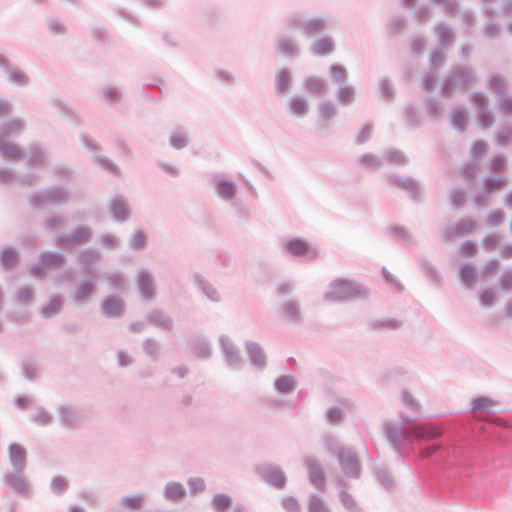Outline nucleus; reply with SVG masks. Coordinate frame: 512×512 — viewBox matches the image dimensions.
<instances>
[{
  "label": "nucleus",
  "instance_id": "nucleus-51",
  "mask_svg": "<svg viewBox=\"0 0 512 512\" xmlns=\"http://www.w3.org/2000/svg\"><path fill=\"white\" fill-rule=\"evenodd\" d=\"M188 137L186 132L181 129H177L172 132L169 138L170 145L177 150L183 149L188 145Z\"/></svg>",
  "mask_w": 512,
  "mask_h": 512
},
{
  "label": "nucleus",
  "instance_id": "nucleus-5",
  "mask_svg": "<svg viewBox=\"0 0 512 512\" xmlns=\"http://www.w3.org/2000/svg\"><path fill=\"white\" fill-rule=\"evenodd\" d=\"M337 461L341 468L342 473L348 477L357 479L361 474V463L355 451L347 447L337 451Z\"/></svg>",
  "mask_w": 512,
  "mask_h": 512
},
{
  "label": "nucleus",
  "instance_id": "nucleus-59",
  "mask_svg": "<svg viewBox=\"0 0 512 512\" xmlns=\"http://www.w3.org/2000/svg\"><path fill=\"white\" fill-rule=\"evenodd\" d=\"M290 108L295 115L304 116L309 111V106L304 98L295 97L290 102Z\"/></svg>",
  "mask_w": 512,
  "mask_h": 512
},
{
  "label": "nucleus",
  "instance_id": "nucleus-12",
  "mask_svg": "<svg viewBox=\"0 0 512 512\" xmlns=\"http://www.w3.org/2000/svg\"><path fill=\"white\" fill-rule=\"evenodd\" d=\"M386 438L390 442L392 448L401 456H403L402 443L409 439L407 431L401 425H394L390 422L384 424Z\"/></svg>",
  "mask_w": 512,
  "mask_h": 512
},
{
  "label": "nucleus",
  "instance_id": "nucleus-28",
  "mask_svg": "<svg viewBox=\"0 0 512 512\" xmlns=\"http://www.w3.org/2000/svg\"><path fill=\"white\" fill-rule=\"evenodd\" d=\"M137 286L139 292L145 298H150L154 295L153 277L147 271H140L137 277Z\"/></svg>",
  "mask_w": 512,
  "mask_h": 512
},
{
  "label": "nucleus",
  "instance_id": "nucleus-9",
  "mask_svg": "<svg viewBox=\"0 0 512 512\" xmlns=\"http://www.w3.org/2000/svg\"><path fill=\"white\" fill-rule=\"evenodd\" d=\"M219 343L224 356V360L228 367L239 370L244 364L239 348L226 335L219 337Z\"/></svg>",
  "mask_w": 512,
  "mask_h": 512
},
{
  "label": "nucleus",
  "instance_id": "nucleus-20",
  "mask_svg": "<svg viewBox=\"0 0 512 512\" xmlns=\"http://www.w3.org/2000/svg\"><path fill=\"white\" fill-rule=\"evenodd\" d=\"M4 482L9 489L19 496L26 497L29 493V483L25 478L21 477V474L16 472L8 473L4 476Z\"/></svg>",
  "mask_w": 512,
  "mask_h": 512
},
{
  "label": "nucleus",
  "instance_id": "nucleus-2",
  "mask_svg": "<svg viewBox=\"0 0 512 512\" xmlns=\"http://www.w3.org/2000/svg\"><path fill=\"white\" fill-rule=\"evenodd\" d=\"M69 197V191L65 186H55L30 193L28 202L32 208L38 210L47 205L57 206L66 203Z\"/></svg>",
  "mask_w": 512,
  "mask_h": 512
},
{
  "label": "nucleus",
  "instance_id": "nucleus-61",
  "mask_svg": "<svg viewBox=\"0 0 512 512\" xmlns=\"http://www.w3.org/2000/svg\"><path fill=\"white\" fill-rule=\"evenodd\" d=\"M451 123L454 129L463 132L466 130V114L462 110H455L451 115Z\"/></svg>",
  "mask_w": 512,
  "mask_h": 512
},
{
  "label": "nucleus",
  "instance_id": "nucleus-7",
  "mask_svg": "<svg viewBox=\"0 0 512 512\" xmlns=\"http://www.w3.org/2000/svg\"><path fill=\"white\" fill-rule=\"evenodd\" d=\"M255 473L265 483L277 489H283L286 484V475L281 468L272 464H260L255 467Z\"/></svg>",
  "mask_w": 512,
  "mask_h": 512
},
{
  "label": "nucleus",
  "instance_id": "nucleus-14",
  "mask_svg": "<svg viewBox=\"0 0 512 512\" xmlns=\"http://www.w3.org/2000/svg\"><path fill=\"white\" fill-rule=\"evenodd\" d=\"M8 457L13 471L17 474H23L27 466L25 448L18 443H10L8 445Z\"/></svg>",
  "mask_w": 512,
  "mask_h": 512
},
{
  "label": "nucleus",
  "instance_id": "nucleus-54",
  "mask_svg": "<svg viewBox=\"0 0 512 512\" xmlns=\"http://www.w3.org/2000/svg\"><path fill=\"white\" fill-rule=\"evenodd\" d=\"M319 117L323 121H328L336 116L337 109L334 104L330 101L320 102L317 106Z\"/></svg>",
  "mask_w": 512,
  "mask_h": 512
},
{
  "label": "nucleus",
  "instance_id": "nucleus-17",
  "mask_svg": "<svg viewBox=\"0 0 512 512\" xmlns=\"http://www.w3.org/2000/svg\"><path fill=\"white\" fill-rule=\"evenodd\" d=\"M108 208L111 217L118 223L126 222L131 216L130 208L123 195L114 197L109 203Z\"/></svg>",
  "mask_w": 512,
  "mask_h": 512
},
{
  "label": "nucleus",
  "instance_id": "nucleus-16",
  "mask_svg": "<svg viewBox=\"0 0 512 512\" xmlns=\"http://www.w3.org/2000/svg\"><path fill=\"white\" fill-rule=\"evenodd\" d=\"M245 349L251 365L259 371L264 370L267 366V358L260 344L256 341L247 340Z\"/></svg>",
  "mask_w": 512,
  "mask_h": 512
},
{
  "label": "nucleus",
  "instance_id": "nucleus-43",
  "mask_svg": "<svg viewBox=\"0 0 512 512\" xmlns=\"http://www.w3.org/2000/svg\"><path fill=\"white\" fill-rule=\"evenodd\" d=\"M121 505L132 511L140 510L144 505V496L142 494H130L121 498Z\"/></svg>",
  "mask_w": 512,
  "mask_h": 512
},
{
  "label": "nucleus",
  "instance_id": "nucleus-24",
  "mask_svg": "<svg viewBox=\"0 0 512 512\" xmlns=\"http://www.w3.org/2000/svg\"><path fill=\"white\" fill-rule=\"evenodd\" d=\"M46 270L61 268L65 263V256L58 251H45L39 255Z\"/></svg>",
  "mask_w": 512,
  "mask_h": 512
},
{
  "label": "nucleus",
  "instance_id": "nucleus-48",
  "mask_svg": "<svg viewBox=\"0 0 512 512\" xmlns=\"http://www.w3.org/2000/svg\"><path fill=\"white\" fill-rule=\"evenodd\" d=\"M329 74L333 82L339 85L346 84V81L348 79V71L343 65L336 63L330 65Z\"/></svg>",
  "mask_w": 512,
  "mask_h": 512
},
{
  "label": "nucleus",
  "instance_id": "nucleus-21",
  "mask_svg": "<svg viewBox=\"0 0 512 512\" xmlns=\"http://www.w3.org/2000/svg\"><path fill=\"white\" fill-rule=\"evenodd\" d=\"M59 419L64 427H77L81 421V415L75 407L68 405H60L57 408Z\"/></svg>",
  "mask_w": 512,
  "mask_h": 512
},
{
  "label": "nucleus",
  "instance_id": "nucleus-22",
  "mask_svg": "<svg viewBox=\"0 0 512 512\" xmlns=\"http://www.w3.org/2000/svg\"><path fill=\"white\" fill-rule=\"evenodd\" d=\"M335 51V42L331 36H324L310 46V53L314 56H327Z\"/></svg>",
  "mask_w": 512,
  "mask_h": 512
},
{
  "label": "nucleus",
  "instance_id": "nucleus-26",
  "mask_svg": "<svg viewBox=\"0 0 512 512\" xmlns=\"http://www.w3.org/2000/svg\"><path fill=\"white\" fill-rule=\"evenodd\" d=\"M0 155L9 160H20L26 158L25 153L20 147L2 139V136H0Z\"/></svg>",
  "mask_w": 512,
  "mask_h": 512
},
{
  "label": "nucleus",
  "instance_id": "nucleus-6",
  "mask_svg": "<svg viewBox=\"0 0 512 512\" xmlns=\"http://www.w3.org/2000/svg\"><path fill=\"white\" fill-rule=\"evenodd\" d=\"M100 259L101 253L96 248H85L78 251L76 264L79 266L82 275L99 276L100 270L96 264Z\"/></svg>",
  "mask_w": 512,
  "mask_h": 512
},
{
  "label": "nucleus",
  "instance_id": "nucleus-64",
  "mask_svg": "<svg viewBox=\"0 0 512 512\" xmlns=\"http://www.w3.org/2000/svg\"><path fill=\"white\" fill-rule=\"evenodd\" d=\"M435 31L439 37V41L441 42V44L445 45L451 41L453 33L451 28L446 24H437V26L435 27Z\"/></svg>",
  "mask_w": 512,
  "mask_h": 512
},
{
  "label": "nucleus",
  "instance_id": "nucleus-56",
  "mask_svg": "<svg viewBox=\"0 0 512 512\" xmlns=\"http://www.w3.org/2000/svg\"><path fill=\"white\" fill-rule=\"evenodd\" d=\"M355 89L353 86L347 84L339 85L336 96L340 102L349 104L354 100Z\"/></svg>",
  "mask_w": 512,
  "mask_h": 512
},
{
  "label": "nucleus",
  "instance_id": "nucleus-30",
  "mask_svg": "<svg viewBox=\"0 0 512 512\" xmlns=\"http://www.w3.org/2000/svg\"><path fill=\"white\" fill-rule=\"evenodd\" d=\"M189 344L192 347L194 354L201 359H209L212 355V349L209 341L202 337L193 338Z\"/></svg>",
  "mask_w": 512,
  "mask_h": 512
},
{
  "label": "nucleus",
  "instance_id": "nucleus-29",
  "mask_svg": "<svg viewBox=\"0 0 512 512\" xmlns=\"http://www.w3.org/2000/svg\"><path fill=\"white\" fill-rule=\"evenodd\" d=\"M458 276L462 284L466 287H472L478 279V271L472 263H464L460 266Z\"/></svg>",
  "mask_w": 512,
  "mask_h": 512
},
{
  "label": "nucleus",
  "instance_id": "nucleus-11",
  "mask_svg": "<svg viewBox=\"0 0 512 512\" xmlns=\"http://www.w3.org/2000/svg\"><path fill=\"white\" fill-rule=\"evenodd\" d=\"M82 276V279L73 289L74 301L80 304L89 302V297L96 292V286L99 279V276Z\"/></svg>",
  "mask_w": 512,
  "mask_h": 512
},
{
  "label": "nucleus",
  "instance_id": "nucleus-13",
  "mask_svg": "<svg viewBox=\"0 0 512 512\" xmlns=\"http://www.w3.org/2000/svg\"><path fill=\"white\" fill-rule=\"evenodd\" d=\"M304 465L308 471V478L311 484L317 489L324 490L325 487V474L322 465L318 460L311 456H306L303 460Z\"/></svg>",
  "mask_w": 512,
  "mask_h": 512
},
{
  "label": "nucleus",
  "instance_id": "nucleus-44",
  "mask_svg": "<svg viewBox=\"0 0 512 512\" xmlns=\"http://www.w3.org/2000/svg\"><path fill=\"white\" fill-rule=\"evenodd\" d=\"M147 246V236L140 228L136 229L129 239V248L134 251H141Z\"/></svg>",
  "mask_w": 512,
  "mask_h": 512
},
{
  "label": "nucleus",
  "instance_id": "nucleus-18",
  "mask_svg": "<svg viewBox=\"0 0 512 512\" xmlns=\"http://www.w3.org/2000/svg\"><path fill=\"white\" fill-rule=\"evenodd\" d=\"M149 325L160 328L164 331H171L174 327L173 319L160 309H152L146 315Z\"/></svg>",
  "mask_w": 512,
  "mask_h": 512
},
{
  "label": "nucleus",
  "instance_id": "nucleus-32",
  "mask_svg": "<svg viewBox=\"0 0 512 512\" xmlns=\"http://www.w3.org/2000/svg\"><path fill=\"white\" fill-rule=\"evenodd\" d=\"M296 388V380L292 375H282L275 379L274 389L282 395L293 392Z\"/></svg>",
  "mask_w": 512,
  "mask_h": 512
},
{
  "label": "nucleus",
  "instance_id": "nucleus-8",
  "mask_svg": "<svg viewBox=\"0 0 512 512\" xmlns=\"http://www.w3.org/2000/svg\"><path fill=\"white\" fill-rule=\"evenodd\" d=\"M93 239V231L88 226H80L71 230L67 235L58 239L57 244L65 249H72L90 243Z\"/></svg>",
  "mask_w": 512,
  "mask_h": 512
},
{
  "label": "nucleus",
  "instance_id": "nucleus-39",
  "mask_svg": "<svg viewBox=\"0 0 512 512\" xmlns=\"http://www.w3.org/2000/svg\"><path fill=\"white\" fill-rule=\"evenodd\" d=\"M219 196L225 200H231L236 195V184L231 180H220L216 183Z\"/></svg>",
  "mask_w": 512,
  "mask_h": 512
},
{
  "label": "nucleus",
  "instance_id": "nucleus-4",
  "mask_svg": "<svg viewBox=\"0 0 512 512\" xmlns=\"http://www.w3.org/2000/svg\"><path fill=\"white\" fill-rule=\"evenodd\" d=\"M388 182L393 187L405 191L413 202L418 203L422 200L423 188L420 182L415 178L411 176L403 177L393 173L388 175Z\"/></svg>",
  "mask_w": 512,
  "mask_h": 512
},
{
  "label": "nucleus",
  "instance_id": "nucleus-19",
  "mask_svg": "<svg viewBox=\"0 0 512 512\" xmlns=\"http://www.w3.org/2000/svg\"><path fill=\"white\" fill-rule=\"evenodd\" d=\"M327 25V20L322 17L302 20L298 23V27L302 34L308 37H312L323 32L327 28Z\"/></svg>",
  "mask_w": 512,
  "mask_h": 512
},
{
  "label": "nucleus",
  "instance_id": "nucleus-57",
  "mask_svg": "<svg viewBox=\"0 0 512 512\" xmlns=\"http://www.w3.org/2000/svg\"><path fill=\"white\" fill-rule=\"evenodd\" d=\"M94 163L100 166L103 170L110 172L113 175H118L120 173V168L113 163L110 159L102 156L95 155L93 159Z\"/></svg>",
  "mask_w": 512,
  "mask_h": 512
},
{
  "label": "nucleus",
  "instance_id": "nucleus-15",
  "mask_svg": "<svg viewBox=\"0 0 512 512\" xmlns=\"http://www.w3.org/2000/svg\"><path fill=\"white\" fill-rule=\"evenodd\" d=\"M0 68L4 69L7 79L18 86H27L30 82L29 77L20 69L13 66L9 59L0 54Z\"/></svg>",
  "mask_w": 512,
  "mask_h": 512
},
{
  "label": "nucleus",
  "instance_id": "nucleus-60",
  "mask_svg": "<svg viewBox=\"0 0 512 512\" xmlns=\"http://www.w3.org/2000/svg\"><path fill=\"white\" fill-rule=\"evenodd\" d=\"M492 404V400L485 396H477L472 401V412H490V405Z\"/></svg>",
  "mask_w": 512,
  "mask_h": 512
},
{
  "label": "nucleus",
  "instance_id": "nucleus-38",
  "mask_svg": "<svg viewBox=\"0 0 512 512\" xmlns=\"http://www.w3.org/2000/svg\"><path fill=\"white\" fill-rule=\"evenodd\" d=\"M276 50L285 57L299 54V47L290 38H281L276 43Z\"/></svg>",
  "mask_w": 512,
  "mask_h": 512
},
{
  "label": "nucleus",
  "instance_id": "nucleus-35",
  "mask_svg": "<svg viewBox=\"0 0 512 512\" xmlns=\"http://www.w3.org/2000/svg\"><path fill=\"white\" fill-rule=\"evenodd\" d=\"M20 260L19 253L14 248H4L0 250V263L1 266L10 270L14 268Z\"/></svg>",
  "mask_w": 512,
  "mask_h": 512
},
{
  "label": "nucleus",
  "instance_id": "nucleus-3",
  "mask_svg": "<svg viewBox=\"0 0 512 512\" xmlns=\"http://www.w3.org/2000/svg\"><path fill=\"white\" fill-rule=\"evenodd\" d=\"M471 71L460 64L451 67L442 86V95L449 96L454 90L466 89L471 84Z\"/></svg>",
  "mask_w": 512,
  "mask_h": 512
},
{
  "label": "nucleus",
  "instance_id": "nucleus-49",
  "mask_svg": "<svg viewBox=\"0 0 512 512\" xmlns=\"http://www.w3.org/2000/svg\"><path fill=\"white\" fill-rule=\"evenodd\" d=\"M339 499L342 503V505L349 511V512H365L354 500L353 496L348 493L346 490H340L339 492Z\"/></svg>",
  "mask_w": 512,
  "mask_h": 512
},
{
  "label": "nucleus",
  "instance_id": "nucleus-34",
  "mask_svg": "<svg viewBox=\"0 0 512 512\" xmlns=\"http://www.w3.org/2000/svg\"><path fill=\"white\" fill-rule=\"evenodd\" d=\"M186 496V490L180 482L171 481L165 485L164 497L171 501H179Z\"/></svg>",
  "mask_w": 512,
  "mask_h": 512
},
{
  "label": "nucleus",
  "instance_id": "nucleus-47",
  "mask_svg": "<svg viewBox=\"0 0 512 512\" xmlns=\"http://www.w3.org/2000/svg\"><path fill=\"white\" fill-rule=\"evenodd\" d=\"M476 227L477 222L475 220L470 218H462L455 224L454 230L457 236H463L473 233Z\"/></svg>",
  "mask_w": 512,
  "mask_h": 512
},
{
  "label": "nucleus",
  "instance_id": "nucleus-37",
  "mask_svg": "<svg viewBox=\"0 0 512 512\" xmlns=\"http://www.w3.org/2000/svg\"><path fill=\"white\" fill-rule=\"evenodd\" d=\"M285 251L293 256H303L308 252V244L300 238L289 239L284 245Z\"/></svg>",
  "mask_w": 512,
  "mask_h": 512
},
{
  "label": "nucleus",
  "instance_id": "nucleus-40",
  "mask_svg": "<svg viewBox=\"0 0 512 512\" xmlns=\"http://www.w3.org/2000/svg\"><path fill=\"white\" fill-rule=\"evenodd\" d=\"M418 264L421 268L422 273L433 283L439 284L441 282V275L435 268V266L425 258H419Z\"/></svg>",
  "mask_w": 512,
  "mask_h": 512
},
{
  "label": "nucleus",
  "instance_id": "nucleus-25",
  "mask_svg": "<svg viewBox=\"0 0 512 512\" xmlns=\"http://www.w3.org/2000/svg\"><path fill=\"white\" fill-rule=\"evenodd\" d=\"M63 297L61 295L51 296L46 304L40 309V315L45 319L57 316L62 309Z\"/></svg>",
  "mask_w": 512,
  "mask_h": 512
},
{
  "label": "nucleus",
  "instance_id": "nucleus-62",
  "mask_svg": "<svg viewBox=\"0 0 512 512\" xmlns=\"http://www.w3.org/2000/svg\"><path fill=\"white\" fill-rule=\"evenodd\" d=\"M101 95L109 104H116L121 100V92L115 87H104Z\"/></svg>",
  "mask_w": 512,
  "mask_h": 512
},
{
  "label": "nucleus",
  "instance_id": "nucleus-46",
  "mask_svg": "<svg viewBox=\"0 0 512 512\" xmlns=\"http://www.w3.org/2000/svg\"><path fill=\"white\" fill-rule=\"evenodd\" d=\"M307 511L308 512H331L328 505L319 495H309L307 499Z\"/></svg>",
  "mask_w": 512,
  "mask_h": 512
},
{
  "label": "nucleus",
  "instance_id": "nucleus-42",
  "mask_svg": "<svg viewBox=\"0 0 512 512\" xmlns=\"http://www.w3.org/2000/svg\"><path fill=\"white\" fill-rule=\"evenodd\" d=\"M404 120L411 129H417L420 126V117L417 108L412 104H406L403 107Z\"/></svg>",
  "mask_w": 512,
  "mask_h": 512
},
{
  "label": "nucleus",
  "instance_id": "nucleus-45",
  "mask_svg": "<svg viewBox=\"0 0 512 512\" xmlns=\"http://www.w3.org/2000/svg\"><path fill=\"white\" fill-rule=\"evenodd\" d=\"M281 310H282L284 316L288 320H290L292 322L300 321L301 313H300V305H299L298 301L292 300V301L285 303L281 307Z\"/></svg>",
  "mask_w": 512,
  "mask_h": 512
},
{
  "label": "nucleus",
  "instance_id": "nucleus-53",
  "mask_svg": "<svg viewBox=\"0 0 512 512\" xmlns=\"http://www.w3.org/2000/svg\"><path fill=\"white\" fill-rule=\"evenodd\" d=\"M159 349L160 344L154 338L149 337L142 342L143 352L153 361L158 359Z\"/></svg>",
  "mask_w": 512,
  "mask_h": 512
},
{
  "label": "nucleus",
  "instance_id": "nucleus-27",
  "mask_svg": "<svg viewBox=\"0 0 512 512\" xmlns=\"http://www.w3.org/2000/svg\"><path fill=\"white\" fill-rule=\"evenodd\" d=\"M24 126L25 122L21 118H15L7 122H4L0 126V136H2V139L4 140L13 138L21 130L24 129Z\"/></svg>",
  "mask_w": 512,
  "mask_h": 512
},
{
  "label": "nucleus",
  "instance_id": "nucleus-55",
  "mask_svg": "<svg viewBox=\"0 0 512 512\" xmlns=\"http://www.w3.org/2000/svg\"><path fill=\"white\" fill-rule=\"evenodd\" d=\"M325 87L323 79L310 76L304 79V88L312 94H320Z\"/></svg>",
  "mask_w": 512,
  "mask_h": 512
},
{
  "label": "nucleus",
  "instance_id": "nucleus-31",
  "mask_svg": "<svg viewBox=\"0 0 512 512\" xmlns=\"http://www.w3.org/2000/svg\"><path fill=\"white\" fill-rule=\"evenodd\" d=\"M486 86L498 97H504L507 94L506 81L500 75L491 74L486 80Z\"/></svg>",
  "mask_w": 512,
  "mask_h": 512
},
{
  "label": "nucleus",
  "instance_id": "nucleus-52",
  "mask_svg": "<svg viewBox=\"0 0 512 512\" xmlns=\"http://www.w3.org/2000/svg\"><path fill=\"white\" fill-rule=\"evenodd\" d=\"M375 476L377 481L385 490L392 491L394 489V480L386 468L375 470Z\"/></svg>",
  "mask_w": 512,
  "mask_h": 512
},
{
  "label": "nucleus",
  "instance_id": "nucleus-33",
  "mask_svg": "<svg viewBox=\"0 0 512 512\" xmlns=\"http://www.w3.org/2000/svg\"><path fill=\"white\" fill-rule=\"evenodd\" d=\"M194 280L201 292L211 301H220L218 291L200 274H195Z\"/></svg>",
  "mask_w": 512,
  "mask_h": 512
},
{
  "label": "nucleus",
  "instance_id": "nucleus-23",
  "mask_svg": "<svg viewBox=\"0 0 512 512\" xmlns=\"http://www.w3.org/2000/svg\"><path fill=\"white\" fill-rule=\"evenodd\" d=\"M293 78L290 69L281 68L275 74V93L282 95L288 92Z\"/></svg>",
  "mask_w": 512,
  "mask_h": 512
},
{
  "label": "nucleus",
  "instance_id": "nucleus-10",
  "mask_svg": "<svg viewBox=\"0 0 512 512\" xmlns=\"http://www.w3.org/2000/svg\"><path fill=\"white\" fill-rule=\"evenodd\" d=\"M100 312L107 319H120L125 313V303L118 295H107L101 300Z\"/></svg>",
  "mask_w": 512,
  "mask_h": 512
},
{
  "label": "nucleus",
  "instance_id": "nucleus-36",
  "mask_svg": "<svg viewBox=\"0 0 512 512\" xmlns=\"http://www.w3.org/2000/svg\"><path fill=\"white\" fill-rule=\"evenodd\" d=\"M233 504V499L229 494H215L211 500L210 506L214 512H227Z\"/></svg>",
  "mask_w": 512,
  "mask_h": 512
},
{
  "label": "nucleus",
  "instance_id": "nucleus-1",
  "mask_svg": "<svg viewBox=\"0 0 512 512\" xmlns=\"http://www.w3.org/2000/svg\"><path fill=\"white\" fill-rule=\"evenodd\" d=\"M329 288L330 291L323 295V300L327 303L367 300L370 297V290L367 286L344 277L332 280Z\"/></svg>",
  "mask_w": 512,
  "mask_h": 512
},
{
  "label": "nucleus",
  "instance_id": "nucleus-50",
  "mask_svg": "<svg viewBox=\"0 0 512 512\" xmlns=\"http://www.w3.org/2000/svg\"><path fill=\"white\" fill-rule=\"evenodd\" d=\"M68 487H69L68 480L61 475L54 476L51 479L50 490L53 494H55L57 496L63 495L68 490Z\"/></svg>",
  "mask_w": 512,
  "mask_h": 512
},
{
  "label": "nucleus",
  "instance_id": "nucleus-41",
  "mask_svg": "<svg viewBox=\"0 0 512 512\" xmlns=\"http://www.w3.org/2000/svg\"><path fill=\"white\" fill-rule=\"evenodd\" d=\"M46 162V154L43 148L36 143L29 145V166H40Z\"/></svg>",
  "mask_w": 512,
  "mask_h": 512
},
{
  "label": "nucleus",
  "instance_id": "nucleus-58",
  "mask_svg": "<svg viewBox=\"0 0 512 512\" xmlns=\"http://www.w3.org/2000/svg\"><path fill=\"white\" fill-rule=\"evenodd\" d=\"M504 182V177H494L492 175H487L483 179V191L485 193L491 194L495 190L499 189Z\"/></svg>",
  "mask_w": 512,
  "mask_h": 512
},
{
  "label": "nucleus",
  "instance_id": "nucleus-63",
  "mask_svg": "<svg viewBox=\"0 0 512 512\" xmlns=\"http://www.w3.org/2000/svg\"><path fill=\"white\" fill-rule=\"evenodd\" d=\"M384 157L392 164L406 165L408 162L407 157L400 150H388L384 153Z\"/></svg>",
  "mask_w": 512,
  "mask_h": 512
}]
</instances>
